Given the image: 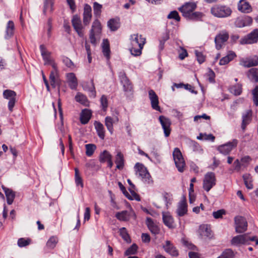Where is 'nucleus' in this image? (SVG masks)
I'll use <instances>...</instances> for the list:
<instances>
[{
    "instance_id": "1",
    "label": "nucleus",
    "mask_w": 258,
    "mask_h": 258,
    "mask_svg": "<svg viewBox=\"0 0 258 258\" xmlns=\"http://www.w3.org/2000/svg\"><path fill=\"white\" fill-rule=\"evenodd\" d=\"M197 6L195 3H186L178 9L182 14V16L189 19L195 21H202L204 14L200 12H195Z\"/></svg>"
},
{
    "instance_id": "2",
    "label": "nucleus",
    "mask_w": 258,
    "mask_h": 258,
    "mask_svg": "<svg viewBox=\"0 0 258 258\" xmlns=\"http://www.w3.org/2000/svg\"><path fill=\"white\" fill-rule=\"evenodd\" d=\"M131 47L130 49L131 54L134 56H140L146 43V38L139 34L131 36Z\"/></svg>"
},
{
    "instance_id": "3",
    "label": "nucleus",
    "mask_w": 258,
    "mask_h": 258,
    "mask_svg": "<svg viewBox=\"0 0 258 258\" xmlns=\"http://www.w3.org/2000/svg\"><path fill=\"white\" fill-rule=\"evenodd\" d=\"M211 14L217 18H226L230 17L232 10L229 7L226 5H216L211 9Z\"/></svg>"
},
{
    "instance_id": "4",
    "label": "nucleus",
    "mask_w": 258,
    "mask_h": 258,
    "mask_svg": "<svg viewBox=\"0 0 258 258\" xmlns=\"http://www.w3.org/2000/svg\"><path fill=\"white\" fill-rule=\"evenodd\" d=\"M136 174L141 177L142 181L146 184L151 185L153 180L147 170V168L142 163H137L135 166Z\"/></svg>"
},
{
    "instance_id": "5",
    "label": "nucleus",
    "mask_w": 258,
    "mask_h": 258,
    "mask_svg": "<svg viewBox=\"0 0 258 258\" xmlns=\"http://www.w3.org/2000/svg\"><path fill=\"white\" fill-rule=\"evenodd\" d=\"M172 156L178 171L180 172H183L185 170L186 163L182 154L178 148H174Z\"/></svg>"
},
{
    "instance_id": "6",
    "label": "nucleus",
    "mask_w": 258,
    "mask_h": 258,
    "mask_svg": "<svg viewBox=\"0 0 258 258\" xmlns=\"http://www.w3.org/2000/svg\"><path fill=\"white\" fill-rule=\"evenodd\" d=\"M250 241H255V244L258 245V239L255 236L249 237L247 234L239 235L233 237L231 240L232 245L240 246L243 244H248Z\"/></svg>"
},
{
    "instance_id": "7",
    "label": "nucleus",
    "mask_w": 258,
    "mask_h": 258,
    "mask_svg": "<svg viewBox=\"0 0 258 258\" xmlns=\"http://www.w3.org/2000/svg\"><path fill=\"white\" fill-rule=\"evenodd\" d=\"M101 30L102 27L100 22L98 20H95L92 24L89 35V39L92 44L94 45L96 44L97 38L99 37Z\"/></svg>"
},
{
    "instance_id": "8",
    "label": "nucleus",
    "mask_w": 258,
    "mask_h": 258,
    "mask_svg": "<svg viewBox=\"0 0 258 258\" xmlns=\"http://www.w3.org/2000/svg\"><path fill=\"white\" fill-rule=\"evenodd\" d=\"M40 49L42 58L44 61L45 65H50L53 70H56L57 64L55 62L54 59L51 55V52L47 51L44 45L42 44L40 46Z\"/></svg>"
},
{
    "instance_id": "9",
    "label": "nucleus",
    "mask_w": 258,
    "mask_h": 258,
    "mask_svg": "<svg viewBox=\"0 0 258 258\" xmlns=\"http://www.w3.org/2000/svg\"><path fill=\"white\" fill-rule=\"evenodd\" d=\"M216 178L215 173L212 172H208L205 175L203 187L206 191L208 192L216 185Z\"/></svg>"
},
{
    "instance_id": "10",
    "label": "nucleus",
    "mask_w": 258,
    "mask_h": 258,
    "mask_svg": "<svg viewBox=\"0 0 258 258\" xmlns=\"http://www.w3.org/2000/svg\"><path fill=\"white\" fill-rule=\"evenodd\" d=\"M238 144V141L236 139H233L225 144L219 146L217 149L221 154L224 155L229 154L231 151L236 148Z\"/></svg>"
},
{
    "instance_id": "11",
    "label": "nucleus",
    "mask_w": 258,
    "mask_h": 258,
    "mask_svg": "<svg viewBox=\"0 0 258 258\" xmlns=\"http://www.w3.org/2000/svg\"><path fill=\"white\" fill-rule=\"evenodd\" d=\"M229 37V33L227 31L224 30L220 32L215 38L216 48L218 50L221 49Z\"/></svg>"
},
{
    "instance_id": "12",
    "label": "nucleus",
    "mask_w": 258,
    "mask_h": 258,
    "mask_svg": "<svg viewBox=\"0 0 258 258\" xmlns=\"http://www.w3.org/2000/svg\"><path fill=\"white\" fill-rule=\"evenodd\" d=\"M235 231L236 233L244 232L247 228V222L246 219L242 216H236L234 218Z\"/></svg>"
},
{
    "instance_id": "13",
    "label": "nucleus",
    "mask_w": 258,
    "mask_h": 258,
    "mask_svg": "<svg viewBox=\"0 0 258 258\" xmlns=\"http://www.w3.org/2000/svg\"><path fill=\"white\" fill-rule=\"evenodd\" d=\"M115 217L120 221H128L131 218L135 219L136 218L134 211L131 208L130 210H124L117 212L115 214Z\"/></svg>"
},
{
    "instance_id": "14",
    "label": "nucleus",
    "mask_w": 258,
    "mask_h": 258,
    "mask_svg": "<svg viewBox=\"0 0 258 258\" xmlns=\"http://www.w3.org/2000/svg\"><path fill=\"white\" fill-rule=\"evenodd\" d=\"M72 26L80 37H83L84 35V28L82 25L80 17L77 15L73 16L72 19Z\"/></svg>"
},
{
    "instance_id": "15",
    "label": "nucleus",
    "mask_w": 258,
    "mask_h": 258,
    "mask_svg": "<svg viewBox=\"0 0 258 258\" xmlns=\"http://www.w3.org/2000/svg\"><path fill=\"white\" fill-rule=\"evenodd\" d=\"M159 121L164 131L165 136L168 137L171 132V121L170 119L163 115H161L159 117Z\"/></svg>"
},
{
    "instance_id": "16",
    "label": "nucleus",
    "mask_w": 258,
    "mask_h": 258,
    "mask_svg": "<svg viewBox=\"0 0 258 258\" xmlns=\"http://www.w3.org/2000/svg\"><path fill=\"white\" fill-rule=\"evenodd\" d=\"M258 40V29H255L240 40L241 44H252Z\"/></svg>"
},
{
    "instance_id": "17",
    "label": "nucleus",
    "mask_w": 258,
    "mask_h": 258,
    "mask_svg": "<svg viewBox=\"0 0 258 258\" xmlns=\"http://www.w3.org/2000/svg\"><path fill=\"white\" fill-rule=\"evenodd\" d=\"M162 247L165 251L171 256L177 257L179 255L178 249L171 241L166 240Z\"/></svg>"
},
{
    "instance_id": "18",
    "label": "nucleus",
    "mask_w": 258,
    "mask_h": 258,
    "mask_svg": "<svg viewBox=\"0 0 258 258\" xmlns=\"http://www.w3.org/2000/svg\"><path fill=\"white\" fill-rule=\"evenodd\" d=\"M240 64L245 68L256 66L258 65V56L242 58L240 59Z\"/></svg>"
},
{
    "instance_id": "19",
    "label": "nucleus",
    "mask_w": 258,
    "mask_h": 258,
    "mask_svg": "<svg viewBox=\"0 0 258 258\" xmlns=\"http://www.w3.org/2000/svg\"><path fill=\"white\" fill-rule=\"evenodd\" d=\"M119 78L121 84L123 85L124 91L125 92H131L133 89V86L129 79L127 78L124 73H121Z\"/></svg>"
},
{
    "instance_id": "20",
    "label": "nucleus",
    "mask_w": 258,
    "mask_h": 258,
    "mask_svg": "<svg viewBox=\"0 0 258 258\" xmlns=\"http://www.w3.org/2000/svg\"><path fill=\"white\" fill-rule=\"evenodd\" d=\"M149 97L153 109L157 111H160V107L159 106V98L154 90H150L149 91Z\"/></svg>"
},
{
    "instance_id": "21",
    "label": "nucleus",
    "mask_w": 258,
    "mask_h": 258,
    "mask_svg": "<svg viewBox=\"0 0 258 258\" xmlns=\"http://www.w3.org/2000/svg\"><path fill=\"white\" fill-rule=\"evenodd\" d=\"M92 19V9L88 4H85L83 12V24L85 26L89 24Z\"/></svg>"
},
{
    "instance_id": "22",
    "label": "nucleus",
    "mask_w": 258,
    "mask_h": 258,
    "mask_svg": "<svg viewBox=\"0 0 258 258\" xmlns=\"http://www.w3.org/2000/svg\"><path fill=\"white\" fill-rule=\"evenodd\" d=\"M252 23V19L249 16L238 17L236 19L235 24L236 27L241 28L251 25Z\"/></svg>"
},
{
    "instance_id": "23",
    "label": "nucleus",
    "mask_w": 258,
    "mask_h": 258,
    "mask_svg": "<svg viewBox=\"0 0 258 258\" xmlns=\"http://www.w3.org/2000/svg\"><path fill=\"white\" fill-rule=\"evenodd\" d=\"M252 115V112L250 109L246 110L245 112L243 114L241 128L243 131L245 130L246 126L251 122Z\"/></svg>"
},
{
    "instance_id": "24",
    "label": "nucleus",
    "mask_w": 258,
    "mask_h": 258,
    "mask_svg": "<svg viewBox=\"0 0 258 258\" xmlns=\"http://www.w3.org/2000/svg\"><path fill=\"white\" fill-rule=\"evenodd\" d=\"M67 81L70 88L73 90H76L77 88L78 83L75 74L70 73L67 74Z\"/></svg>"
},
{
    "instance_id": "25",
    "label": "nucleus",
    "mask_w": 258,
    "mask_h": 258,
    "mask_svg": "<svg viewBox=\"0 0 258 258\" xmlns=\"http://www.w3.org/2000/svg\"><path fill=\"white\" fill-rule=\"evenodd\" d=\"M92 116V111L88 109H83L80 114V120L83 124H87Z\"/></svg>"
},
{
    "instance_id": "26",
    "label": "nucleus",
    "mask_w": 258,
    "mask_h": 258,
    "mask_svg": "<svg viewBox=\"0 0 258 258\" xmlns=\"http://www.w3.org/2000/svg\"><path fill=\"white\" fill-rule=\"evenodd\" d=\"M238 10L242 13H248L251 12L252 8L245 0H240L238 4Z\"/></svg>"
},
{
    "instance_id": "27",
    "label": "nucleus",
    "mask_w": 258,
    "mask_h": 258,
    "mask_svg": "<svg viewBox=\"0 0 258 258\" xmlns=\"http://www.w3.org/2000/svg\"><path fill=\"white\" fill-rule=\"evenodd\" d=\"M187 205L186 201L185 198L180 201L179 204L178 209L177 210V213L179 216H183L187 213Z\"/></svg>"
},
{
    "instance_id": "28",
    "label": "nucleus",
    "mask_w": 258,
    "mask_h": 258,
    "mask_svg": "<svg viewBox=\"0 0 258 258\" xmlns=\"http://www.w3.org/2000/svg\"><path fill=\"white\" fill-rule=\"evenodd\" d=\"M146 224L150 231L154 234H157L159 233L160 228L150 218L147 217L146 219Z\"/></svg>"
},
{
    "instance_id": "29",
    "label": "nucleus",
    "mask_w": 258,
    "mask_h": 258,
    "mask_svg": "<svg viewBox=\"0 0 258 258\" xmlns=\"http://www.w3.org/2000/svg\"><path fill=\"white\" fill-rule=\"evenodd\" d=\"M162 218L164 224L169 228H173L174 220L171 215L168 213H163Z\"/></svg>"
},
{
    "instance_id": "30",
    "label": "nucleus",
    "mask_w": 258,
    "mask_h": 258,
    "mask_svg": "<svg viewBox=\"0 0 258 258\" xmlns=\"http://www.w3.org/2000/svg\"><path fill=\"white\" fill-rule=\"evenodd\" d=\"M94 125L98 136L101 139L103 140L105 136V131L103 124L99 121H95Z\"/></svg>"
},
{
    "instance_id": "31",
    "label": "nucleus",
    "mask_w": 258,
    "mask_h": 258,
    "mask_svg": "<svg viewBox=\"0 0 258 258\" xmlns=\"http://www.w3.org/2000/svg\"><path fill=\"white\" fill-rule=\"evenodd\" d=\"M115 163L116 164L117 169L122 170L123 168L124 164V156L120 151H118L117 153L115 156Z\"/></svg>"
},
{
    "instance_id": "32",
    "label": "nucleus",
    "mask_w": 258,
    "mask_h": 258,
    "mask_svg": "<svg viewBox=\"0 0 258 258\" xmlns=\"http://www.w3.org/2000/svg\"><path fill=\"white\" fill-rule=\"evenodd\" d=\"M236 57L235 53L232 51H228L227 55L222 57L219 61L220 65H225L228 64L230 61H232Z\"/></svg>"
},
{
    "instance_id": "33",
    "label": "nucleus",
    "mask_w": 258,
    "mask_h": 258,
    "mask_svg": "<svg viewBox=\"0 0 258 258\" xmlns=\"http://www.w3.org/2000/svg\"><path fill=\"white\" fill-rule=\"evenodd\" d=\"M57 68L56 70L52 71L49 75V80L51 86L53 88H55L57 86H59V81L57 77Z\"/></svg>"
},
{
    "instance_id": "34",
    "label": "nucleus",
    "mask_w": 258,
    "mask_h": 258,
    "mask_svg": "<svg viewBox=\"0 0 258 258\" xmlns=\"http://www.w3.org/2000/svg\"><path fill=\"white\" fill-rule=\"evenodd\" d=\"M15 25L12 21H9L7 25L5 38L9 39L14 34Z\"/></svg>"
},
{
    "instance_id": "35",
    "label": "nucleus",
    "mask_w": 258,
    "mask_h": 258,
    "mask_svg": "<svg viewBox=\"0 0 258 258\" xmlns=\"http://www.w3.org/2000/svg\"><path fill=\"white\" fill-rule=\"evenodd\" d=\"M76 101L85 106L88 107L90 102L87 97L80 92H78L75 96Z\"/></svg>"
},
{
    "instance_id": "36",
    "label": "nucleus",
    "mask_w": 258,
    "mask_h": 258,
    "mask_svg": "<svg viewBox=\"0 0 258 258\" xmlns=\"http://www.w3.org/2000/svg\"><path fill=\"white\" fill-rule=\"evenodd\" d=\"M3 188L7 198V203L9 205H11L13 203L15 198V192H14L12 189L5 187H3Z\"/></svg>"
},
{
    "instance_id": "37",
    "label": "nucleus",
    "mask_w": 258,
    "mask_h": 258,
    "mask_svg": "<svg viewBox=\"0 0 258 258\" xmlns=\"http://www.w3.org/2000/svg\"><path fill=\"white\" fill-rule=\"evenodd\" d=\"M248 78L254 82H258V69L256 68H252L250 69L248 73Z\"/></svg>"
},
{
    "instance_id": "38",
    "label": "nucleus",
    "mask_w": 258,
    "mask_h": 258,
    "mask_svg": "<svg viewBox=\"0 0 258 258\" xmlns=\"http://www.w3.org/2000/svg\"><path fill=\"white\" fill-rule=\"evenodd\" d=\"M107 25L110 30L115 31L119 27V20L111 19L108 22Z\"/></svg>"
},
{
    "instance_id": "39",
    "label": "nucleus",
    "mask_w": 258,
    "mask_h": 258,
    "mask_svg": "<svg viewBox=\"0 0 258 258\" xmlns=\"http://www.w3.org/2000/svg\"><path fill=\"white\" fill-rule=\"evenodd\" d=\"M102 51L104 55L107 59L110 58V47L109 43L107 40H104L102 46Z\"/></svg>"
},
{
    "instance_id": "40",
    "label": "nucleus",
    "mask_w": 258,
    "mask_h": 258,
    "mask_svg": "<svg viewBox=\"0 0 258 258\" xmlns=\"http://www.w3.org/2000/svg\"><path fill=\"white\" fill-rule=\"evenodd\" d=\"M57 242V237L54 236H52L47 241L46 247L48 249H52L56 246Z\"/></svg>"
},
{
    "instance_id": "41",
    "label": "nucleus",
    "mask_w": 258,
    "mask_h": 258,
    "mask_svg": "<svg viewBox=\"0 0 258 258\" xmlns=\"http://www.w3.org/2000/svg\"><path fill=\"white\" fill-rule=\"evenodd\" d=\"M243 179L246 187L249 189L253 188L252 177L250 174L246 173L243 175Z\"/></svg>"
},
{
    "instance_id": "42",
    "label": "nucleus",
    "mask_w": 258,
    "mask_h": 258,
    "mask_svg": "<svg viewBox=\"0 0 258 258\" xmlns=\"http://www.w3.org/2000/svg\"><path fill=\"white\" fill-rule=\"evenodd\" d=\"M111 159L112 155L106 150H104L103 152L101 153L99 158V161L101 163L106 162Z\"/></svg>"
},
{
    "instance_id": "43",
    "label": "nucleus",
    "mask_w": 258,
    "mask_h": 258,
    "mask_svg": "<svg viewBox=\"0 0 258 258\" xmlns=\"http://www.w3.org/2000/svg\"><path fill=\"white\" fill-rule=\"evenodd\" d=\"M200 233L202 235L205 236H210L212 231L209 226L208 225H202L200 227Z\"/></svg>"
},
{
    "instance_id": "44",
    "label": "nucleus",
    "mask_w": 258,
    "mask_h": 258,
    "mask_svg": "<svg viewBox=\"0 0 258 258\" xmlns=\"http://www.w3.org/2000/svg\"><path fill=\"white\" fill-rule=\"evenodd\" d=\"M16 93L14 91L11 90H5L3 92L4 98L9 100L16 99Z\"/></svg>"
},
{
    "instance_id": "45",
    "label": "nucleus",
    "mask_w": 258,
    "mask_h": 258,
    "mask_svg": "<svg viewBox=\"0 0 258 258\" xmlns=\"http://www.w3.org/2000/svg\"><path fill=\"white\" fill-rule=\"evenodd\" d=\"M75 182L77 186H80L81 188L84 187V184L82 178L80 175L79 169L77 168H75Z\"/></svg>"
},
{
    "instance_id": "46",
    "label": "nucleus",
    "mask_w": 258,
    "mask_h": 258,
    "mask_svg": "<svg viewBox=\"0 0 258 258\" xmlns=\"http://www.w3.org/2000/svg\"><path fill=\"white\" fill-rule=\"evenodd\" d=\"M96 146L93 144L86 145V155L88 157L92 156L96 150Z\"/></svg>"
},
{
    "instance_id": "47",
    "label": "nucleus",
    "mask_w": 258,
    "mask_h": 258,
    "mask_svg": "<svg viewBox=\"0 0 258 258\" xmlns=\"http://www.w3.org/2000/svg\"><path fill=\"white\" fill-rule=\"evenodd\" d=\"M234 251L230 248H227L224 250L217 258H234Z\"/></svg>"
},
{
    "instance_id": "48",
    "label": "nucleus",
    "mask_w": 258,
    "mask_h": 258,
    "mask_svg": "<svg viewBox=\"0 0 258 258\" xmlns=\"http://www.w3.org/2000/svg\"><path fill=\"white\" fill-rule=\"evenodd\" d=\"M54 0H45L44 6L43 13L46 14L47 12L53 11Z\"/></svg>"
},
{
    "instance_id": "49",
    "label": "nucleus",
    "mask_w": 258,
    "mask_h": 258,
    "mask_svg": "<svg viewBox=\"0 0 258 258\" xmlns=\"http://www.w3.org/2000/svg\"><path fill=\"white\" fill-rule=\"evenodd\" d=\"M231 92L235 95H239L242 93V85L240 84H237L232 86L231 88Z\"/></svg>"
},
{
    "instance_id": "50",
    "label": "nucleus",
    "mask_w": 258,
    "mask_h": 258,
    "mask_svg": "<svg viewBox=\"0 0 258 258\" xmlns=\"http://www.w3.org/2000/svg\"><path fill=\"white\" fill-rule=\"evenodd\" d=\"M113 118L110 116H107L105 118V124L111 134H112L113 131Z\"/></svg>"
},
{
    "instance_id": "51",
    "label": "nucleus",
    "mask_w": 258,
    "mask_h": 258,
    "mask_svg": "<svg viewBox=\"0 0 258 258\" xmlns=\"http://www.w3.org/2000/svg\"><path fill=\"white\" fill-rule=\"evenodd\" d=\"M134 188H130V194L128 192V195H126V197L131 200H135L137 201H140L141 200L140 196L136 193L134 190Z\"/></svg>"
},
{
    "instance_id": "52",
    "label": "nucleus",
    "mask_w": 258,
    "mask_h": 258,
    "mask_svg": "<svg viewBox=\"0 0 258 258\" xmlns=\"http://www.w3.org/2000/svg\"><path fill=\"white\" fill-rule=\"evenodd\" d=\"M31 242V239L29 238H20L18 240V245L20 247L29 245Z\"/></svg>"
},
{
    "instance_id": "53",
    "label": "nucleus",
    "mask_w": 258,
    "mask_h": 258,
    "mask_svg": "<svg viewBox=\"0 0 258 258\" xmlns=\"http://www.w3.org/2000/svg\"><path fill=\"white\" fill-rule=\"evenodd\" d=\"M119 233L122 238L127 242H131V240L126 229L122 227L119 229Z\"/></svg>"
},
{
    "instance_id": "54",
    "label": "nucleus",
    "mask_w": 258,
    "mask_h": 258,
    "mask_svg": "<svg viewBox=\"0 0 258 258\" xmlns=\"http://www.w3.org/2000/svg\"><path fill=\"white\" fill-rule=\"evenodd\" d=\"M138 247L136 244H133L124 252L125 255H133L136 253Z\"/></svg>"
},
{
    "instance_id": "55",
    "label": "nucleus",
    "mask_w": 258,
    "mask_h": 258,
    "mask_svg": "<svg viewBox=\"0 0 258 258\" xmlns=\"http://www.w3.org/2000/svg\"><path fill=\"white\" fill-rule=\"evenodd\" d=\"M102 5L97 2H95L93 5L94 14L96 16H99L101 13Z\"/></svg>"
},
{
    "instance_id": "56",
    "label": "nucleus",
    "mask_w": 258,
    "mask_h": 258,
    "mask_svg": "<svg viewBox=\"0 0 258 258\" xmlns=\"http://www.w3.org/2000/svg\"><path fill=\"white\" fill-rule=\"evenodd\" d=\"M169 19H174L177 22L180 21V17L176 11H171L167 16Z\"/></svg>"
},
{
    "instance_id": "57",
    "label": "nucleus",
    "mask_w": 258,
    "mask_h": 258,
    "mask_svg": "<svg viewBox=\"0 0 258 258\" xmlns=\"http://www.w3.org/2000/svg\"><path fill=\"white\" fill-rule=\"evenodd\" d=\"M251 158L249 156H245L240 159V162L242 167H246L251 161Z\"/></svg>"
},
{
    "instance_id": "58",
    "label": "nucleus",
    "mask_w": 258,
    "mask_h": 258,
    "mask_svg": "<svg viewBox=\"0 0 258 258\" xmlns=\"http://www.w3.org/2000/svg\"><path fill=\"white\" fill-rule=\"evenodd\" d=\"M178 57L180 59L183 60L188 56L187 50L183 48L180 47L178 50Z\"/></svg>"
},
{
    "instance_id": "59",
    "label": "nucleus",
    "mask_w": 258,
    "mask_h": 258,
    "mask_svg": "<svg viewBox=\"0 0 258 258\" xmlns=\"http://www.w3.org/2000/svg\"><path fill=\"white\" fill-rule=\"evenodd\" d=\"M100 103L102 109L106 111L108 107V100L105 95H102L100 99Z\"/></svg>"
},
{
    "instance_id": "60",
    "label": "nucleus",
    "mask_w": 258,
    "mask_h": 258,
    "mask_svg": "<svg viewBox=\"0 0 258 258\" xmlns=\"http://www.w3.org/2000/svg\"><path fill=\"white\" fill-rule=\"evenodd\" d=\"M207 79L210 83H214L215 82V74L214 72L211 69H209L207 73Z\"/></svg>"
},
{
    "instance_id": "61",
    "label": "nucleus",
    "mask_w": 258,
    "mask_h": 258,
    "mask_svg": "<svg viewBox=\"0 0 258 258\" xmlns=\"http://www.w3.org/2000/svg\"><path fill=\"white\" fill-rule=\"evenodd\" d=\"M226 214V211L224 209L218 210L213 213V216L215 219L222 218L223 215Z\"/></svg>"
},
{
    "instance_id": "62",
    "label": "nucleus",
    "mask_w": 258,
    "mask_h": 258,
    "mask_svg": "<svg viewBox=\"0 0 258 258\" xmlns=\"http://www.w3.org/2000/svg\"><path fill=\"white\" fill-rule=\"evenodd\" d=\"M253 100L256 106L258 105V86H256L252 91Z\"/></svg>"
},
{
    "instance_id": "63",
    "label": "nucleus",
    "mask_w": 258,
    "mask_h": 258,
    "mask_svg": "<svg viewBox=\"0 0 258 258\" xmlns=\"http://www.w3.org/2000/svg\"><path fill=\"white\" fill-rule=\"evenodd\" d=\"M196 55L199 63L201 64L205 61V56L202 52L196 51Z\"/></svg>"
},
{
    "instance_id": "64",
    "label": "nucleus",
    "mask_w": 258,
    "mask_h": 258,
    "mask_svg": "<svg viewBox=\"0 0 258 258\" xmlns=\"http://www.w3.org/2000/svg\"><path fill=\"white\" fill-rule=\"evenodd\" d=\"M182 244L187 248L190 249L195 250L196 248V246H195L192 243L188 241L185 239H182Z\"/></svg>"
}]
</instances>
